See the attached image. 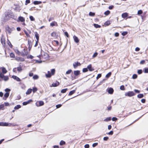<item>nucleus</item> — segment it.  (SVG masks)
I'll list each match as a JSON object with an SVG mask.
<instances>
[{"label": "nucleus", "mask_w": 148, "mask_h": 148, "mask_svg": "<svg viewBox=\"0 0 148 148\" xmlns=\"http://www.w3.org/2000/svg\"><path fill=\"white\" fill-rule=\"evenodd\" d=\"M1 42L2 44L3 45H5V42L4 40V39H1Z\"/></svg>", "instance_id": "49530a36"}, {"label": "nucleus", "mask_w": 148, "mask_h": 148, "mask_svg": "<svg viewBox=\"0 0 148 148\" xmlns=\"http://www.w3.org/2000/svg\"><path fill=\"white\" fill-rule=\"evenodd\" d=\"M72 70L71 69L67 71L66 72V74H70L71 72H72Z\"/></svg>", "instance_id": "a19ab883"}, {"label": "nucleus", "mask_w": 148, "mask_h": 148, "mask_svg": "<svg viewBox=\"0 0 148 148\" xmlns=\"http://www.w3.org/2000/svg\"><path fill=\"white\" fill-rule=\"evenodd\" d=\"M55 73V70L54 69H53L51 70V73L50 71L47 72V74H46V76L47 77L50 78L51 77V75H54Z\"/></svg>", "instance_id": "f257e3e1"}, {"label": "nucleus", "mask_w": 148, "mask_h": 148, "mask_svg": "<svg viewBox=\"0 0 148 148\" xmlns=\"http://www.w3.org/2000/svg\"><path fill=\"white\" fill-rule=\"evenodd\" d=\"M29 18L31 21H34L35 20L34 18L32 16H30Z\"/></svg>", "instance_id": "a18cd8bd"}, {"label": "nucleus", "mask_w": 148, "mask_h": 148, "mask_svg": "<svg viewBox=\"0 0 148 148\" xmlns=\"http://www.w3.org/2000/svg\"><path fill=\"white\" fill-rule=\"evenodd\" d=\"M139 74H141L142 73V70H139L137 72Z\"/></svg>", "instance_id": "052dcab7"}, {"label": "nucleus", "mask_w": 148, "mask_h": 148, "mask_svg": "<svg viewBox=\"0 0 148 148\" xmlns=\"http://www.w3.org/2000/svg\"><path fill=\"white\" fill-rule=\"evenodd\" d=\"M113 132L112 131H110V132H108V134L109 135H112L113 134Z\"/></svg>", "instance_id": "338daca9"}, {"label": "nucleus", "mask_w": 148, "mask_h": 148, "mask_svg": "<svg viewBox=\"0 0 148 148\" xmlns=\"http://www.w3.org/2000/svg\"><path fill=\"white\" fill-rule=\"evenodd\" d=\"M2 71L3 73H7V71L5 68L3 67L2 68Z\"/></svg>", "instance_id": "a211bd4d"}, {"label": "nucleus", "mask_w": 148, "mask_h": 148, "mask_svg": "<svg viewBox=\"0 0 148 148\" xmlns=\"http://www.w3.org/2000/svg\"><path fill=\"white\" fill-rule=\"evenodd\" d=\"M110 11L109 10H107L104 13V14L106 15H108L110 13Z\"/></svg>", "instance_id": "473e14b6"}, {"label": "nucleus", "mask_w": 148, "mask_h": 148, "mask_svg": "<svg viewBox=\"0 0 148 148\" xmlns=\"http://www.w3.org/2000/svg\"><path fill=\"white\" fill-rule=\"evenodd\" d=\"M10 56V57L12 58H13L14 57V54L13 53H11Z\"/></svg>", "instance_id": "13d9d810"}, {"label": "nucleus", "mask_w": 148, "mask_h": 148, "mask_svg": "<svg viewBox=\"0 0 148 148\" xmlns=\"http://www.w3.org/2000/svg\"><path fill=\"white\" fill-rule=\"evenodd\" d=\"M135 93L133 91H129L126 92L125 94V96H128V97H132L134 95Z\"/></svg>", "instance_id": "20e7f679"}, {"label": "nucleus", "mask_w": 148, "mask_h": 148, "mask_svg": "<svg viewBox=\"0 0 148 148\" xmlns=\"http://www.w3.org/2000/svg\"><path fill=\"white\" fill-rule=\"evenodd\" d=\"M65 142L63 140H61L60 143V145H63L65 144Z\"/></svg>", "instance_id": "bb28decb"}, {"label": "nucleus", "mask_w": 148, "mask_h": 148, "mask_svg": "<svg viewBox=\"0 0 148 148\" xmlns=\"http://www.w3.org/2000/svg\"><path fill=\"white\" fill-rule=\"evenodd\" d=\"M80 63L78 62H75L73 64V66L75 69L78 66H80Z\"/></svg>", "instance_id": "423d86ee"}, {"label": "nucleus", "mask_w": 148, "mask_h": 148, "mask_svg": "<svg viewBox=\"0 0 148 148\" xmlns=\"http://www.w3.org/2000/svg\"><path fill=\"white\" fill-rule=\"evenodd\" d=\"M8 123H0V126H8Z\"/></svg>", "instance_id": "aec40b11"}, {"label": "nucleus", "mask_w": 148, "mask_h": 148, "mask_svg": "<svg viewBox=\"0 0 148 148\" xmlns=\"http://www.w3.org/2000/svg\"><path fill=\"white\" fill-rule=\"evenodd\" d=\"M103 139L104 140L106 141L108 139V137H105L103 138Z\"/></svg>", "instance_id": "0e129e2a"}, {"label": "nucleus", "mask_w": 148, "mask_h": 148, "mask_svg": "<svg viewBox=\"0 0 148 148\" xmlns=\"http://www.w3.org/2000/svg\"><path fill=\"white\" fill-rule=\"evenodd\" d=\"M35 36L37 39V40H38L39 39V35L36 32H35Z\"/></svg>", "instance_id": "f3484780"}, {"label": "nucleus", "mask_w": 148, "mask_h": 148, "mask_svg": "<svg viewBox=\"0 0 148 148\" xmlns=\"http://www.w3.org/2000/svg\"><path fill=\"white\" fill-rule=\"evenodd\" d=\"M18 19L21 22H24L25 21V19L22 16H19L18 17Z\"/></svg>", "instance_id": "2eb2a0df"}, {"label": "nucleus", "mask_w": 148, "mask_h": 148, "mask_svg": "<svg viewBox=\"0 0 148 148\" xmlns=\"http://www.w3.org/2000/svg\"><path fill=\"white\" fill-rule=\"evenodd\" d=\"M122 16L123 18L126 17L127 16V13H124L122 14Z\"/></svg>", "instance_id": "5701e85b"}, {"label": "nucleus", "mask_w": 148, "mask_h": 148, "mask_svg": "<svg viewBox=\"0 0 148 148\" xmlns=\"http://www.w3.org/2000/svg\"><path fill=\"white\" fill-rule=\"evenodd\" d=\"M143 13L142 11L140 10H138V14H142Z\"/></svg>", "instance_id": "3c124183"}, {"label": "nucleus", "mask_w": 148, "mask_h": 148, "mask_svg": "<svg viewBox=\"0 0 148 148\" xmlns=\"http://www.w3.org/2000/svg\"><path fill=\"white\" fill-rule=\"evenodd\" d=\"M38 76L37 75H35L33 77V79H36L38 78Z\"/></svg>", "instance_id": "c756f323"}, {"label": "nucleus", "mask_w": 148, "mask_h": 148, "mask_svg": "<svg viewBox=\"0 0 148 148\" xmlns=\"http://www.w3.org/2000/svg\"><path fill=\"white\" fill-rule=\"evenodd\" d=\"M21 106L20 105H17L16 106H15L14 108V109H18L20 108H21Z\"/></svg>", "instance_id": "cd10ccee"}, {"label": "nucleus", "mask_w": 148, "mask_h": 148, "mask_svg": "<svg viewBox=\"0 0 148 148\" xmlns=\"http://www.w3.org/2000/svg\"><path fill=\"white\" fill-rule=\"evenodd\" d=\"M24 32H25V34L26 35L27 37H30L29 35V34L26 31H25Z\"/></svg>", "instance_id": "864d4df0"}, {"label": "nucleus", "mask_w": 148, "mask_h": 148, "mask_svg": "<svg viewBox=\"0 0 148 148\" xmlns=\"http://www.w3.org/2000/svg\"><path fill=\"white\" fill-rule=\"evenodd\" d=\"M94 26L96 28H100L101 27V26L99 25L98 24H94Z\"/></svg>", "instance_id": "393cba45"}, {"label": "nucleus", "mask_w": 148, "mask_h": 148, "mask_svg": "<svg viewBox=\"0 0 148 148\" xmlns=\"http://www.w3.org/2000/svg\"><path fill=\"white\" fill-rule=\"evenodd\" d=\"M59 84L60 83L59 82H58V81H56L55 83H52L51 85L50 86V87H56L58 85H59Z\"/></svg>", "instance_id": "0eeeda50"}, {"label": "nucleus", "mask_w": 148, "mask_h": 148, "mask_svg": "<svg viewBox=\"0 0 148 148\" xmlns=\"http://www.w3.org/2000/svg\"><path fill=\"white\" fill-rule=\"evenodd\" d=\"M67 89V88L63 89L61 90V92L63 93H64L66 92Z\"/></svg>", "instance_id": "b1692460"}, {"label": "nucleus", "mask_w": 148, "mask_h": 148, "mask_svg": "<svg viewBox=\"0 0 148 148\" xmlns=\"http://www.w3.org/2000/svg\"><path fill=\"white\" fill-rule=\"evenodd\" d=\"M32 91V89L31 88L29 89L26 92V95H29L30 94Z\"/></svg>", "instance_id": "dca6fc26"}, {"label": "nucleus", "mask_w": 148, "mask_h": 148, "mask_svg": "<svg viewBox=\"0 0 148 148\" xmlns=\"http://www.w3.org/2000/svg\"><path fill=\"white\" fill-rule=\"evenodd\" d=\"M89 15L90 16H94L95 15V13L92 12H90Z\"/></svg>", "instance_id": "c85d7f7f"}, {"label": "nucleus", "mask_w": 148, "mask_h": 148, "mask_svg": "<svg viewBox=\"0 0 148 148\" xmlns=\"http://www.w3.org/2000/svg\"><path fill=\"white\" fill-rule=\"evenodd\" d=\"M80 73V71H79L77 70L75 71H74V74L75 76H77L79 75Z\"/></svg>", "instance_id": "f8f14e48"}, {"label": "nucleus", "mask_w": 148, "mask_h": 148, "mask_svg": "<svg viewBox=\"0 0 148 148\" xmlns=\"http://www.w3.org/2000/svg\"><path fill=\"white\" fill-rule=\"evenodd\" d=\"M30 3V0H26L25 1V5H27L29 3Z\"/></svg>", "instance_id": "8fccbe9b"}, {"label": "nucleus", "mask_w": 148, "mask_h": 148, "mask_svg": "<svg viewBox=\"0 0 148 148\" xmlns=\"http://www.w3.org/2000/svg\"><path fill=\"white\" fill-rule=\"evenodd\" d=\"M84 147L85 148H88L89 147V145L88 144H86L84 145Z\"/></svg>", "instance_id": "69168bd1"}, {"label": "nucleus", "mask_w": 148, "mask_h": 148, "mask_svg": "<svg viewBox=\"0 0 148 148\" xmlns=\"http://www.w3.org/2000/svg\"><path fill=\"white\" fill-rule=\"evenodd\" d=\"M28 44L29 45V47L32 45V42L31 40H28Z\"/></svg>", "instance_id": "09e8293b"}, {"label": "nucleus", "mask_w": 148, "mask_h": 148, "mask_svg": "<svg viewBox=\"0 0 148 148\" xmlns=\"http://www.w3.org/2000/svg\"><path fill=\"white\" fill-rule=\"evenodd\" d=\"M101 74H99L97 75V76L96 77L97 79H98L101 77Z\"/></svg>", "instance_id": "5fc2aeb1"}, {"label": "nucleus", "mask_w": 148, "mask_h": 148, "mask_svg": "<svg viewBox=\"0 0 148 148\" xmlns=\"http://www.w3.org/2000/svg\"><path fill=\"white\" fill-rule=\"evenodd\" d=\"M143 97H144L143 95V94H138L137 95L138 97L139 98H143Z\"/></svg>", "instance_id": "4be33fe9"}, {"label": "nucleus", "mask_w": 148, "mask_h": 148, "mask_svg": "<svg viewBox=\"0 0 148 148\" xmlns=\"http://www.w3.org/2000/svg\"><path fill=\"white\" fill-rule=\"evenodd\" d=\"M38 57L40 59L42 60L43 61H44L46 60L48 58V55L47 53H45L43 55L41 56H39Z\"/></svg>", "instance_id": "f03ea898"}, {"label": "nucleus", "mask_w": 148, "mask_h": 148, "mask_svg": "<svg viewBox=\"0 0 148 148\" xmlns=\"http://www.w3.org/2000/svg\"><path fill=\"white\" fill-rule=\"evenodd\" d=\"M98 145V143H93L92 145V146L93 147H96L97 145Z\"/></svg>", "instance_id": "680f3d73"}, {"label": "nucleus", "mask_w": 148, "mask_h": 148, "mask_svg": "<svg viewBox=\"0 0 148 148\" xmlns=\"http://www.w3.org/2000/svg\"><path fill=\"white\" fill-rule=\"evenodd\" d=\"M144 72L145 73H148V68H145L144 70Z\"/></svg>", "instance_id": "603ef678"}, {"label": "nucleus", "mask_w": 148, "mask_h": 148, "mask_svg": "<svg viewBox=\"0 0 148 148\" xmlns=\"http://www.w3.org/2000/svg\"><path fill=\"white\" fill-rule=\"evenodd\" d=\"M12 77L13 79H14L16 80V81H17L18 82H19L21 81L20 79L16 76L13 75Z\"/></svg>", "instance_id": "9d476101"}, {"label": "nucleus", "mask_w": 148, "mask_h": 148, "mask_svg": "<svg viewBox=\"0 0 148 148\" xmlns=\"http://www.w3.org/2000/svg\"><path fill=\"white\" fill-rule=\"evenodd\" d=\"M32 100L30 99V100H28L27 101H25V102H23V105L25 106V105H26L27 104L31 102H32Z\"/></svg>", "instance_id": "9b49d317"}, {"label": "nucleus", "mask_w": 148, "mask_h": 148, "mask_svg": "<svg viewBox=\"0 0 148 148\" xmlns=\"http://www.w3.org/2000/svg\"><path fill=\"white\" fill-rule=\"evenodd\" d=\"M98 55V53L97 52H95L92 56V58H94L96 57Z\"/></svg>", "instance_id": "4c0bfd02"}, {"label": "nucleus", "mask_w": 148, "mask_h": 148, "mask_svg": "<svg viewBox=\"0 0 148 148\" xmlns=\"http://www.w3.org/2000/svg\"><path fill=\"white\" fill-rule=\"evenodd\" d=\"M114 91V90L113 88H110L108 89V92L110 94H112Z\"/></svg>", "instance_id": "ddd939ff"}, {"label": "nucleus", "mask_w": 148, "mask_h": 148, "mask_svg": "<svg viewBox=\"0 0 148 148\" xmlns=\"http://www.w3.org/2000/svg\"><path fill=\"white\" fill-rule=\"evenodd\" d=\"M5 76L2 73H0V77L1 78H3Z\"/></svg>", "instance_id": "bf43d9fd"}, {"label": "nucleus", "mask_w": 148, "mask_h": 148, "mask_svg": "<svg viewBox=\"0 0 148 148\" xmlns=\"http://www.w3.org/2000/svg\"><path fill=\"white\" fill-rule=\"evenodd\" d=\"M110 24V22L109 21H106L105 23V24L106 25H108Z\"/></svg>", "instance_id": "ea45409f"}, {"label": "nucleus", "mask_w": 148, "mask_h": 148, "mask_svg": "<svg viewBox=\"0 0 148 148\" xmlns=\"http://www.w3.org/2000/svg\"><path fill=\"white\" fill-rule=\"evenodd\" d=\"M111 120V117H109L107 118H106V119H105L104 120V121H109Z\"/></svg>", "instance_id": "f704fd0d"}, {"label": "nucleus", "mask_w": 148, "mask_h": 148, "mask_svg": "<svg viewBox=\"0 0 148 148\" xmlns=\"http://www.w3.org/2000/svg\"><path fill=\"white\" fill-rule=\"evenodd\" d=\"M6 30L9 34H10L12 32L15 30V29L14 27L10 28L8 26H6L5 27Z\"/></svg>", "instance_id": "7ed1b4c3"}, {"label": "nucleus", "mask_w": 148, "mask_h": 148, "mask_svg": "<svg viewBox=\"0 0 148 148\" xmlns=\"http://www.w3.org/2000/svg\"><path fill=\"white\" fill-rule=\"evenodd\" d=\"M111 75V72H110L106 75V77L107 78H109L110 76Z\"/></svg>", "instance_id": "a878e982"}, {"label": "nucleus", "mask_w": 148, "mask_h": 148, "mask_svg": "<svg viewBox=\"0 0 148 148\" xmlns=\"http://www.w3.org/2000/svg\"><path fill=\"white\" fill-rule=\"evenodd\" d=\"M56 33L53 32L51 34V35L52 37H55L56 36Z\"/></svg>", "instance_id": "72a5a7b5"}, {"label": "nucleus", "mask_w": 148, "mask_h": 148, "mask_svg": "<svg viewBox=\"0 0 148 148\" xmlns=\"http://www.w3.org/2000/svg\"><path fill=\"white\" fill-rule=\"evenodd\" d=\"M75 90H73L71 91L69 93V95H71L73 94L75 92Z\"/></svg>", "instance_id": "412c9836"}, {"label": "nucleus", "mask_w": 148, "mask_h": 148, "mask_svg": "<svg viewBox=\"0 0 148 148\" xmlns=\"http://www.w3.org/2000/svg\"><path fill=\"white\" fill-rule=\"evenodd\" d=\"M37 90V89L36 87L33 88L32 89V91L34 93L36 92Z\"/></svg>", "instance_id": "c9c22d12"}, {"label": "nucleus", "mask_w": 148, "mask_h": 148, "mask_svg": "<svg viewBox=\"0 0 148 148\" xmlns=\"http://www.w3.org/2000/svg\"><path fill=\"white\" fill-rule=\"evenodd\" d=\"M44 103L43 101H40L37 102L36 103V105L38 107L40 106H42L44 105Z\"/></svg>", "instance_id": "39448f33"}, {"label": "nucleus", "mask_w": 148, "mask_h": 148, "mask_svg": "<svg viewBox=\"0 0 148 148\" xmlns=\"http://www.w3.org/2000/svg\"><path fill=\"white\" fill-rule=\"evenodd\" d=\"M137 77V75L136 74H134L133 75L132 78L133 79H136Z\"/></svg>", "instance_id": "2f4dec72"}, {"label": "nucleus", "mask_w": 148, "mask_h": 148, "mask_svg": "<svg viewBox=\"0 0 148 148\" xmlns=\"http://www.w3.org/2000/svg\"><path fill=\"white\" fill-rule=\"evenodd\" d=\"M61 104H58L56 105V107L57 108H59L60 107L62 106Z\"/></svg>", "instance_id": "e2e57ef3"}, {"label": "nucleus", "mask_w": 148, "mask_h": 148, "mask_svg": "<svg viewBox=\"0 0 148 148\" xmlns=\"http://www.w3.org/2000/svg\"><path fill=\"white\" fill-rule=\"evenodd\" d=\"M15 52L16 53L18 54H19L20 53V52L17 49H16L14 50Z\"/></svg>", "instance_id": "37998d69"}, {"label": "nucleus", "mask_w": 148, "mask_h": 148, "mask_svg": "<svg viewBox=\"0 0 148 148\" xmlns=\"http://www.w3.org/2000/svg\"><path fill=\"white\" fill-rule=\"evenodd\" d=\"M88 71V70L87 68H84L83 69V70H82L83 72H84V73Z\"/></svg>", "instance_id": "58836bf2"}, {"label": "nucleus", "mask_w": 148, "mask_h": 148, "mask_svg": "<svg viewBox=\"0 0 148 148\" xmlns=\"http://www.w3.org/2000/svg\"><path fill=\"white\" fill-rule=\"evenodd\" d=\"M64 34L67 37H69V34L67 32H64Z\"/></svg>", "instance_id": "774afa93"}, {"label": "nucleus", "mask_w": 148, "mask_h": 148, "mask_svg": "<svg viewBox=\"0 0 148 148\" xmlns=\"http://www.w3.org/2000/svg\"><path fill=\"white\" fill-rule=\"evenodd\" d=\"M73 38L75 42L76 43H78L79 41V40L78 38L76 36H74Z\"/></svg>", "instance_id": "1a4fd4ad"}, {"label": "nucleus", "mask_w": 148, "mask_h": 148, "mask_svg": "<svg viewBox=\"0 0 148 148\" xmlns=\"http://www.w3.org/2000/svg\"><path fill=\"white\" fill-rule=\"evenodd\" d=\"M87 68L90 71H92L94 70V69L92 68V65L90 64L87 66Z\"/></svg>", "instance_id": "4468645a"}, {"label": "nucleus", "mask_w": 148, "mask_h": 148, "mask_svg": "<svg viewBox=\"0 0 148 148\" xmlns=\"http://www.w3.org/2000/svg\"><path fill=\"white\" fill-rule=\"evenodd\" d=\"M42 3L41 1H34V4L35 5H38Z\"/></svg>", "instance_id": "6ab92c4d"}, {"label": "nucleus", "mask_w": 148, "mask_h": 148, "mask_svg": "<svg viewBox=\"0 0 148 148\" xmlns=\"http://www.w3.org/2000/svg\"><path fill=\"white\" fill-rule=\"evenodd\" d=\"M3 79L5 81H7L8 80L9 78L8 76H4Z\"/></svg>", "instance_id": "7c9ffc66"}, {"label": "nucleus", "mask_w": 148, "mask_h": 148, "mask_svg": "<svg viewBox=\"0 0 148 148\" xmlns=\"http://www.w3.org/2000/svg\"><path fill=\"white\" fill-rule=\"evenodd\" d=\"M9 92H6L4 95V97L3 98V99L4 100H6V99L9 97Z\"/></svg>", "instance_id": "6e6552de"}, {"label": "nucleus", "mask_w": 148, "mask_h": 148, "mask_svg": "<svg viewBox=\"0 0 148 148\" xmlns=\"http://www.w3.org/2000/svg\"><path fill=\"white\" fill-rule=\"evenodd\" d=\"M55 23H56L57 24V23L55 21H54L53 22H52L50 23V25L52 27H53L54 26H55Z\"/></svg>", "instance_id": "e433bc0d"}, {"label": "nucleus", "mask_w": 148, "mask_h": 148, "mask_svg": "<svg viewBox=\"0 0 148 148\" xmlns=\"http://www.w3.org/2000/svg\"><path fill=\"white\" fill-rule=\"evenodd\" d=\"M5 91L6 92H8L10 91V89L7 88L5 89Z\"/></svg>", "instance_id": "6e6d98bb"}, {"label": "nucleus", "mask_w": 148, "mask_h": 148, "mask_svg": "<svg viewBox=\"0 0 148 148\" xmlns=\"http://www.w3.org/2000/svg\"><path fill=\"white\" fill-rule=\"evenodd\" d=\"M17 70L18 71H21L22 70L21 67H18L17 68Z\"/></svg>", "instance_id": "4d7b16f0"}, {"label": "nucleus", "mask_w": 148, "mask_h": 148, "mask_svg": "<svg viewBox=\"0 0 148 148\" xmlns=\"http://www.w3.org/2000/svg\"><path fill=\"white\" fill-rule=\"evenodd\" d=\"M4 107V105L3 104H1L0 105V110L2 109V110H3V108Z\"/></svg>", "instance_id": "de8ad7c7"}, {"label": "nucleus", "mask_w": 148, "mask_h": 148, "mask_svg": "<svg viewBox=\"0 0 148 148\" xmlns=\"http://www.w3.org/2000/svg\"><path fill=\"white\" fill-rule=\"evenodd\" d=\"M127 34V32H123L122 33V35L123 36H125Z\"/></svg>", "instance_id": "c03bdc74"}, {"label": "nucleus", "mask_w": 148, "mask_h": 148, "mask_svg": "<svg viewBox=\"0 0 148 148\" xmlns=\"http://www.w3.org/2000/svg\"><path fill=\"white\" fill-rule=\"evenodd\" d=\"M120 89L122 90H125L124 86L123 85H122L120 87Z\"/></svg>", "instance_id": "79ce46f5"}]
</instances>
